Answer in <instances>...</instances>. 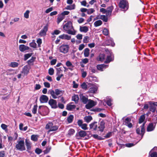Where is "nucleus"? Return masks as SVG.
Instances as JSON below:
<instances>
[{"label":"nucleus","instance_id":"nucleus-1","mask_svg":"<svg viewBox=\"0 0 157 157\" xmlns=\"http://www.w3.org/2000/svg\"><path fill=\"white\" fill-rule=\"evenodd\" d=\"M15 148L17 150L23 151L25 150L24 139L20 137L15 143Z\"/></svg>","mask_w":157,"mask_h":157},{"label":"nucleus","instance_id":"nucleus-2","mask_svg":"<svg viewBox=\"0 0 157 157\" xmlns=\"http://www.w3.org/2000/svg\"><path fill=\"white\" fill-rule=\"evenodd\" d=\"M63 28L68 34H74V33L72 31L73 29L72 23L71 21H68L65 24L63 25Z\"/></svg>","mask_w":157,"mask_h":157},{"label":"nucleus","instance_id":"nucleus-3","mask_svg":"<svg viewBox=\"0 0 157 157\" xmlns=\"http://www.w3.org/2000/svg\"><path fill=\"white\" fill-rule=\"evenodd\" d=\"M48 93L51 95L53 98L56 99L57 98V96L62 95L63 94V91L58 89H55V91L51 89L48 91Z\"/></svg>","mask_w":157,"mask_h":157},{"label":"nucleus","instance_id":"nucleus-4","mask_svg":"<svg viewBox=\"0 0 157 157\" xmlns=\"http://www.w3.org/2000/svg\"><path fill=\"white\" fill-rule=\"evenodd\" d=\"M69 47L67 45H62L59 47V51L60 52L65 54L67 53L69 50Z\"/></svg>","mask_w":157,"mask_h":157},{"label":"nucleus","instance_id":"nucleus-5","mask_svg":"<svg viewBox=\"0 0 157 157\" xmlns=\"http://www.w3.org/2000/svg\"><path fill=\"white\" fill-rule=\"evenodd\" d=\"M119 6L120 8L127 10L128 9V2L125 0H121L120 2Z\"/></svg>","mask_w":157,"mask_h":157},{"label":"nucleus","instance_id":"nucleus-6","mask_svg":"<svg viewBox=\"0 0 157 157\" xmlns=\"http://www.w3.org/2000/svg\"><path fill=\"white\" fill-rule=\"evenodd\" d=\"M29 68L26 65L24 66L21 72L22 76L23 77H24L25 76L29 74Z\"/></svg>","mask_w":157,"mask_h":157},{"label":"nucleus","instance_id":"nucleus-7","mask_svg":"<svg viewBox=\"0 0 157 157\" xmlns=\"http://www.w3.org/2000/svg\"><path fill=\"white\" fill-rule=\"evenodd\" d=\"M96 102L91 100H89L87 104L85 105L86 108L87 109H90L96 105Z\"/></svg>","mask_w":157,"mask_h":157},{"label":"nucleus","instance_id":"nucleus-8","mask_svg":"<svg viewBox=\"0 0 157 157\" xmlns=\"http://www.w3.org/2000/svg\"><path fill=\"white\" fill-rule=\"evenodd\" d=\"M144 124L145 123H144L140 126V128H137L136 130V133L138 134H141L142 136L144 135L145 131Z\"/></svg>","mask_w":157,"mask_h":157},{"label":"nucleus","instance_id":"nucleus-9","mask_svg":"<svg viewBox=\"0 0 157 157\" xmlns=\"http://www.w3.org/2000/svg\"><path fill=\"white\" fill-rule=\"evenodd\" d=\"M48 30V27L47 25L44 26L43 28L41 30L40 32L38 34L40 36H44L46 35L47 32Z\"/></svg>","mask_w":157,"mask_h":157},{"label":"nucleus","instance_id":"nucleus-10","mask_svg":"<svg viewBox=\"0 0 157 157\" xmlns=\"http://www.w3.org/2000/svg\"><path fill=\"white\" fill-rule=\"evenodd\" d=\"M105 122L102 121L99 122L98 125V131H100L102 132L105 128Z\"/></svg>","mask_w":157,"mask_h":157},{"label":"nucleus","instance_id":"nucleus-11","mask_svg":"<svg viewBox=\"0 0 157 157\" xmlns=\"http://www.w3.org/2000/svg\"><path fill=\"white\" fill-rule=\"evenodd\" d=\"M86 135V132L85 131L81 130L78 132L76 135V138L78 139L80 137H83Z\"/></svg>","mask_w":157,"mask_h":157},{"label":"nucleus","instance_id":"nucleus-12","mask_svg":"<svg viewBox=\"0 0 157 157\" xmlns=\"http://www.w3.org/2000/svg\"><path fill=\"white\" fill-rule=\"evenodd\" d=\"M149 105H150V108L149 110L151 111L154 113L156 110V108L155 107V102L154 101H149L148 102Z\"/></svg>","mask_w":157,"mask_h":157},{"label":"nucleus","instance_id":"nucleus-13","mask_svg":"<svg viewBox=\"0 0 157 157\" xmlns=\"http://www.w3.org/2000/svg\"><path fill=\"white\" fill-rule=\"evenodd\" d=\"M131 119L130 118L127 117L124 121V124L128 126V127L131 128L132 127V124L130 122Z\"/></svg>","mask_w":157,"mask_h":157},{"label":"nucleus","instance_id":"nucleus-14","mask_svg":"<svg viewBox=\"0 0 157 157\" xmlns=\"http://www.w3.org/2000/svg\"><path fill=\"white\" fill-rule=\"evenodd\" d=\"M48 103L52 108H56L57 107V102L55 100L53 99H50Z\"/></svg>","mask_w":157,"mask_h":157},{"label":"nucleus","instance_id":"nucleus-15","mask_svg":"<svg viewBox=\"0 0 157 157\" xmlns=\"http://www.w3.org/2000/svg\"><path fill=\"white\" fill-rule=\"evenodd\" d=\"M108 67V65L104 64H98L97 65V68L98 70L101 71H102L104 69Z\"/></svg>","mask_w":157,"mask_h":157},{"label":"nucleus","instance_id":"nucleus-16","mask_svg":"<svg viewBox=\"0 0 157 157\" xmlns=\"http://www.w3.org/2000/svg\"><path fill=\"white\" fill-rule=\"evenodd\" d=\"M90 129H93L94 130L98 131V124L96 122H94L91 123L90 125Z\"/></svg>","mask_w":157,"mask_h":157},{"label":"nucleus","instance_id":"nucleus-17","mask_svg":"<svg viewBox=\"0 0 157 157\" xmlns=\"http://www.w3.org/2000/svg\"><path fill=\"white\" fill-rule=\"evenodd\" d=\"M29 49V47L25 46L24 44H21L19 45V49L20 51L21 52H24V51L28 50Z\"/></svg>","mask_w":157,"mask_h":157},{"label":"nucleus","instance_id":"nucleus-18","mask_svg":"<svg viewBox=\"0 0 157 157\" xmlns=\"http://www.w3.org/2000/svg\"><path fill=\"white\" fill-rule=\"evenodd\" d=\"M110 54L109 55H108L107 57V58L106 60L105 61V63H109L110 62L112 61L113 60V56L112 54V52H109Z\"/></svg>","mask_w":157,"mask_h":157},{"label":"nucleus","instance_id":"nucleus-19","mask_svg":"<svg viewBox=\"0 0 157 157\" xmlns=\"http://www.w3.org/2000/svg\"><path fill=\"white\" fill-rule=\"evenodd\" d=\"M48 99V97L45 95H42L40 98V101L41 103H46Z\"/></svg>","mask_w":157,"mask_h":157},{"label":"nucleus","instance_id":"nucleus-20","mask_svg":"<svg viewBox=\"0 0 157 157\" xmlns=\"http://www.w3.org/2000/svg\"><path fill=\"white\" fill-rule=\"evenodd\" d=\"M113 8L112 6L109 7L106 10V15L107 16H109L111 15Z\"/></svg>","mask_w":157,"mask_h":157},{"label":"nucleus","instance_id":"nucleus-21","mask_svg":"<svg viewBox=\"0 0 157 157\" xmlns=\"http://www.w3.org/2000/svg\"><path fill=\"white\" fill-rule=\"evenodd\" d=\"M59 38L63 40H69L71 38V36L68 35L66 34H63L60 35L59 36Z\"/></svg>","mask_w":157,"mask_h":157},{"label":"nucleus","instance_id":"nucleus-22","mask_svg":"<svg viewBox=\"0 0 157 157\" xmlns=\"http://www.w3.org/2000/svg\"><path fill=\"white\" fill-rule=\"evenodd\" d=\"M105 58V56L103 54H100L97 58V60L98 61L103 62Z\"/></svg>","mask_w":157,"mask_h":157},{"label":"nucleus","instance_id":"nucleus-23","mask_svg":"<svg viewBox=\"0 0 157 157\" xmlns=\"http://www.w3.org/2000/svg\"><path fill=\"white\" fill-rule=\"evenodd\" d=\"M155 127V125H154L153 123H150L148 126L147 130L148 132L152 131L154 130Z\"/></svg>","mask_w":157,"mask_h":157},{"label":"nucleus","instance_id":"nucleus-24","mask_svg":"<svg viewBox=\"0 0 157 157\" xmlns=\"http://www.w3.org/2000/svg\"><path fill=\"white\" fill-rule=\"evenodd\" d=\"M81 100L84 104H86L88 101V99L87 97L86 96H83L81 95L80 96Z\"/></svg>","mask_w":157,"mask_h":157},{"label":"nucleus","instance_id":"nucleus-25","mask_svg":"<svg viewBox=\"0 0 157 157\" xmlns=\"http://www.w3.org/2000/svg\"><path fill=\"white\" fill-rule=\"evenodd\" d=\"M105 44L107 45H111L113 47L115 45V44L113 42L112 39L111 38L110 39L107 40L105 41Z\"/></svg>","mask_w":157,"mask_h":157},{"label":"nucleus","instance_id":"nucleus-26","mask_svg":"<svg viewBox=\"0 0 157 157\" xmlns=\"http://www.w3.org/2000/svg\"><path fill=\"white\" fill-rule=\"evenodd\" d=\"M90 49L88 48H86L84 50V55L85 57H88L90 54Z\"/></svg>","mask_w":157,"mask_h":157},{"label":"nucleus","instance_id":"nucleus-27","mask_svg":"<svg viewBox=\"0 0 157 157\" xmlns=\"http://www.w3.org/2000/svg\"><path fill=\"white\" fill-rule=\"evenodd\" d=\"M25 142L27 150L28 151L30 150L31 148V143L29 141L27 140H26Z\"/></svg>","mask_w":157,"mask_h":157},{"label":"nucleus","instance_id":"nucleus-28","mask_svg":"<svg viewBox=\"0 0 157 157\" xmlns=\"http://www.w3.org/2000/svg\"><path fill=\"white\" fill-rule=\"evenodd\" d=\"M102 24V22L101 20H98L96 21L94 23V25L95 27H97L101 25Z\"/></svg>","mask_w":157,"mask_h":157},{"label":"nucleus","instance_id":"nucleus-29","mask_svg":"<svg viewBox=\"0 0 157 157\" xmlns=\"http://www.w3.org/2000/svg\"><path fill=\"white\" fill-rule=\"evenodd\" d=\"M75 5L74 4L71 5L67 6L65 8V9L66 10H71L75 9Z\"/></svg>","mask_w":157,"mask_h":157},{"label":"nucleus","instance_id":"nucleus-30","mask_svg":"<svg viewBox=\"0 0 157 157\" xmlns=\"http://www.w3.org/2000/svg\"><path fill=\"white\" fill-rule=\"evenodd\" d=\"M80 30L81 32L86 33L88 31V28L86 26L80 27Z\"/></svg>","mask_w":157,"mask_h":157},{"label":"nucleus","instance_id":"nucleus-31","mask_svg":"<svg viewBox=\"0 0 157 157\" xmlns=\"http://www.w3.org/2000/svg\"><path fill=\"white\" fill-rule=\"evenodd\" d=\"M66 64L67 67H70L69 68V69L71 70H72V68L74 67V66L72 64L70 61H67L66 62Z\"/></svg>","mask_w":157,"mask_h":157},{"label":"nucleus","instance_id":"nucleus-32","mask_svg":"<svg viewBox=\"0 0 157 157\" xmlns=\"http://www.w3.org/2000/svg\"><path fill=\"white\" fill-rule=\"evenodd\" d=\"M84 119L86 122L88 123L92 119V118L90 116H86L84 118Z\"/></svg>","mask_w":157,"mask_h":157},{"label":"nucleus","instance_id":"nucleus-33","mask_svg":"<svg viewBox=\"0 0 157 157\" xmlns=\"http://www.w3.org/2000/svg\"><path fill=\"white\" fill-rule=\"evenodd\" d=\"M64 17L63 16L61 13L58 15L57 18V23L59 24L63 20L64 18Z\"/></svg>","mask_w":157,"mask_h":157},{"label":"nucleus","instance_id":"nucleus-34","mask_svg":"<svg viewBox=\"0 0 157 157\" xmlns=\"http://www.w3.org/2000/svg\"><path fill=\"white\" fill-rule=\"evenodd\" d=\"M75 105H72L71 104L67 105V110H71L73 109H75Z\"/></svg>","mask_w":157,"mask_h":157},{"label":"nucleus","instance_id":"nucleus-35","mask_svg":"<svg viewBox=\"0 0 157 157\" xmlns=\"http://www.w3.org/2000/svg\"><path fill=\"white\" fill-rule=\"evenodd\" d=\"M79 97L77 95H75L72 97V100L74 101L76 103L78 102Z\"/></svg>","mask_w":157,"mask_h":157},{"label":"nucleus","instance_id":"nucleus-36","mask_svg":"<svg viewBox=\"0 0 157 157\" xmlns=\"http://www.w3.org/2000/svg\"><path fill=\"white\" fill-rule=\"evenodd\" d=\"M97 89L96 87L93 86L91 87L89 90V91L91 93H95L97 91Z\"/></svg>","mask_w":157,"mask_h":157},{"label":"nucleus","instance_id":"nucleus-37","mask_svg":"<svg viewBox=\"0 0 157 157\" xmlns=\"http://www.w3.org/2000/svg\"><path fill=\"white\" fill-rule=\"evenodd\" d=\"M74 117L73 115H70L67 118V121L68 123H71Z\"/></svg>","mask_w":157,"mask_h":157},{"label":"nucleus","instance_id":"nucleus-38","mask_svg":"<svg viewBox=\"0 0 157 157\" xmlns=\"http://www.w3.org/2000/svg\"><path fill=\"white\" fill-rule=\"evenodd\" d=\"M18 63L16 62H11L10 65V66L11 67H17L18 66Z\"/></svg>","mask_w":157,"mask_h":157},{"label":"nucleus","instance_id":"nucleus-39","mask_svg":"<svg viewBox=\"0 0 157 157\" xmlns=\"http://www.w3.org/2000/svg\"><path fill=\"white\" fill-rule=\"evenodd\" d=\"M100 19H101L105 22H106L108 21V18L105 15H100Z\"/></svg>","mask_w":157,"mask_h":157},{"label":"nucleus","instance_id":"nucleus-40","mask_svg":"<svg viewBox=\"0 0 157 157\" xmlns=\"http://www.w3.org/2000/svg\"><path fill=\"white\" fill-rule=\"evenodd\" d=\"M149 157H157V153L156 152H151L150 151L149 152Z\"/></svg>","mask_w":157,"mask_h":157},{"label":"nucleus","instance_id":"nucleus-41","mask_svg":"<svg viewBox=\"0 0 157 157\" xmlns=\"http://www.w3.org/2000/svg\"><path fill=\"white\" fill-rule=\"evenodd\" d=\"M32 55V53H28L25 54L24 55V59L25 60H27Z\"/></svg>","mask_w":157,"mask_h":157},{"label":"nucleus","instance_id":"nucleus-42","mask_svg":"<svg viewBox=\"0 0 157 157\" xmlns=\"http://www.w3.org/2000/svg\"><path fill=\"white\" fill-rule=\"evenodd\" d=\"M145 119V115H143L142 116H141L139 119V123L140 124V123H142L144 120Z\"/></svg>","mask_w":157,"mask_h":157},{"label":"nucleus","instance_id":"nucleus-43","mask_svg":"<svg viewBox=\"0 0 157 157\" xmlns=\"http://www.w3.org/2000/svg\"><path fill=\"white\" fill-rule=\"evenodd\" d=\"M35 58L33 57H32L31 59L28 61V63L29 65L33 64V63L34 62Z\"/></svg>","mask_w":157,"mask_h":157},{"label":"nucleus","instance_id":"nucleus-44","mask_svg":"<svg viewBox=\"0 0 157 157\" xmlns=\"http://www.w3.org/2000/svg\"><path fill=\"white\" fill-rule=\"evenodd\" d=\"M58 127L56 125L53 126L49 130V132L53 131L56 130L58 128Z\"/></svg>","mask_w":157,"mask_h":157},{"label":"nucleus","instance_id":"nucleus-45","mask_svg":"<svg viewBox=\"0 0 157 157\" xmlns=\"http://www.w3.org/2000/svg\"><path fill=\"white\" fill-rule=\"evenodd\" d=\"M53 125V124L51 122H49L48 123L46 126V129H50L52 127Z\"/></svg>","mask_w":157,"mask_h":157},{"label":"nucleus","instance_id":"nucleus-46","mask_svg":"<svg viewBox=\"0 0 157 157\" xmlns=\"http://www.w3.org/2000/svg\"><path fill=\"white\" fill-rule=\"evenodd\" d=\"M30 11L29 10H27L26 11L24 14V17L26 18H28L29 17V14Z\"/></svg>","mask_w":157,"mask_h":157},{"label":"nucleus","instance_id":"nucleus-47","mask_svg":"<svg viewBox=\"0 0 157 157\" xmlns=\"http://www.w3.org/2000/svg\"><path fill=\"white\" fill-rule=\"evenodd\" d=\"M31 139L34 141H36L37 140V136L35 135H32L31 136Z\"/></svg>","mask_w":157,"mask_h":157},{"label":"nucleus","instance_id":"nucleus-48","mask_svg":"<svg viewBox=\"0 0 157 157\" xmlns=\"http://www.w3.org/2000/svg\"><path fill=\"white\" fill-rule=\"evenodd\" d=\"M87 126V124H83L80 127H81L82 129L84 130H86L88 129Z\"/></svg>","mask_w":157,"mask_h":157},{"label":"nucleus","instance_id":"nucleus-49","mask_svg":"<svg viewBox=\"0 0 157 157\" xmlns=\"http://www.w3.org/2000/svg\"><path fill=\"white\" fill-rule=\"evenodd\" d=\"M29 45L31 47L36 48V44L34 41H33L29 44Z\"/></svg>","mask_w":157,"mask_h":157},{"label":"nucleus","instance_id":"nucleus-50","mask_svg":"<svg viewBox=\"0 0 157 157\" xmlns=\"http://www.w3.org/2000/svg\"><path fill=\"white\" fill-rule=\"evenodd\" d=\"M112 100L111 99L108 98L106 100V103L108 105L110 106L112 105Z\"/></svg>","mask_w":157,"mask_h":157},{"label":"nucleus","instance_id":"nucleus-51","mask_svg":"<svg viewBox=\"0 0 157 157\" xmlns=\"http://www.w3.org/2000/svg\"><path fill=\"white\" fill-rule=\"evenodd\" d=\"M95 11L94 9L91 8L89 9H87V13L88 14H90L93 13Z\"/></svg>","mask_w":157,"mask_h":157},{"label":"nucleus","instance_id":"nucleus-52","mask_svg":"<svg viewBox=\"0 0 157 157\" xmlns=\"http://www.w3.org/2000/svg\"><path fill=\"white\" fill-rule=\"evenodd\" d=\"M7 125L3 124H2L1 125V127L3 129L5 130V131H6L7 130Z\"/></svg>","mask_w":157,"mask_h":157},{"label":"nucleus","instance_id":"nucleus-53","mask_svg":"<svg viewBox=\"0 0 157 157\" xmlns=\"http://www.w3.org/2000/svg\"><path fill=\"white\" fill-rule=\"evenodd\" d=\"M102 33L103 34L106 36L108 35L109 34V31L106 28H105L103 29Z\"/></svg>","mask_w":157,"mask_h":157},{"label":"nucleus","instance_id":"nucleus-54","mask_svg":"<svg viewBox=\"0 0 157 157\" xmlns=\"http://www.w3.org/2000/svg\"><path fill=\"white\" fill-rule=\"evenodd\" d=\"M37 108V105H34L32 109V113L33 114H36Z\"/></svg>","mask_w":157,"mask_h":157},{"label":"nucleus","instance_id":"nucleus-55","mask_svg":"<svg viewBox=\"0 0 157 157\" xmlns=\"http://www.w3.org/2000/svg\"><path fill=\"white\" fill-rule=\"evenodd\" d=\"M75 130L73 129H70L68 131V134L70 136L73 135L75 133Z\"/></svg>","mask_w":157,"mask_h":157},{"label":"nucleus","instance_id":"nucleus-56","mask_svg":"<svg viewBox=\"0 0 157 157\" xmlns=\"http://www.w3.org/2000/svg\"><path fill=\"white\" fill-rule=\"evenodd\" d=\"M54 70L52 68H50L48 70V73L50 75H52L54 74Z\"/></svg>","mask_w":157,"mask_h":157},{"label":"nucleus","instance_id":"nucleus-57","mask_svg":"<svg viewBox=\"0 0 157 157\" xmlns=\"http://www.w3.org/2000/svg\"><path fill=\"white\" fill-rule=\"evenodd\" d=\"M36 42L38 44V46L40 47V45L42 43V40L40 38H38L37 39Z\"/></svg>","mask_w":157,"mask_h":157},{"label":"nucleus","instance_id":"nucleus-58","mask_svg":"<svg viewBox=\"0 0 157 157\" xmlns=\"http://www.w3.org/2000/svg\"><path fill=\"white\" fill-rule=\"evenodd\" d=\"M81 87L84 89L86 90L87 88V85L85 82H83L81 85Z\"/></svg>","mask_w":157,"mask_h":157},{"label":"nucleus","instance_id":"nucleus-59","mask_svg":"<svg viewBox=\"0 0 157 157\" xmlns=\"http://www.w3.org/2000/svg\"><path fill=\"white\" fill-rule=\"evenodd\" d=\"M89 37L87 36H85L83 39V42L84 43H87L88 42Z\"/></svg>","mask_w":157,"mask_h":157},{"label":"nucleus","instance_id":"nucleus-60","mask_svg":"<svg viewBox=\"0 0 157 157\" xmlns=\"http://www.w3.org/2000/svg\"><path fill=\"white\" fill-rule=\"evenodd\" d=\"M57 72L56 75L60 74V73L62 71L60 67L56 68Z\"/></svg>","mask_w":157,"mask_h":157},{"label":"nucleus","instance_id":"nucleus-61","mask_svg":"<svg viewBox=\"0 0 157 157\" xmlns=\"http://www.w3.org/2000/svg\"><path fill=\"white\" fill-rule=\"evenodd\" d=\"M70 13V12L68 11H64L63 12L61 13V14L65 17V15H68Z\"/></svg>","mask_w":157,"mask_h":157},{"label":"nucleus","instance_id":"nucleus-62","mask_svg":"<svg viewBox=\"0 0 157 157\" xmlns=\"http://www.w3.org/2000/svg\"><path fill=\"white\" fill-rule=\"evenodd\" d=\"M84 47L85 45L83 44H81L79 46L78 50L79 51H81L84 48Z\"/></svg>","mask_w":157,"mask_h":157},{"label":"nucleus","instance_id":"nucleus-63","mask_svg":"<svg viewBox=\"0 0 157 157\" xmlns=\"http://www.w3.org/2000/svg\"><path fill=\"white\" fill-rule=\"evenodd\" d=\"M78 85L74 81L73 82V87L74 88H76L78 87Z\"/></svg>","mask_w":157,"mask_h":157},{"label":"nucleus","instance_id":"nucleus-64","mask_svg":"<svg viewBox=\"0 0 157 157\" xmlns=\"http://www.w3.org/2000/svg\"><path fill=\"white\" fill-rule=\"evenodd\" d=\"M35 152L38 154H39L42 152L41 150L38 148H36L35 150Z\"/></svg>","mask_w":157,"mask_h":157}]
</instances>
